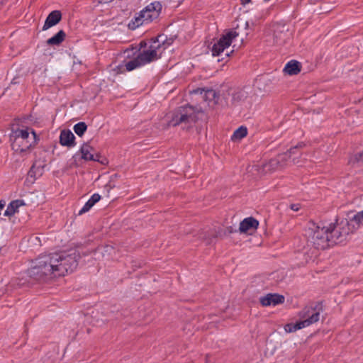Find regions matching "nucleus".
<instances>
[{
  "instance_id": "obj_1",
  "label": "nucleus",
  "mask_w": 363,
  "mask_h": 363,
  "mask_svg": "<svg viewBox=\"0 0 363 363\" xmlns=\"http://www.w3.org/2000/svg\"><path fill=\"white\" fill-rule=\"evenodd\" d=\"M79 254L76 250L40 255L28 269L30 277L39 281H48L72 272L78 265Z\"/></svg>"
},
{
  "instance_id": "obj_2",
  "label": "nucleus",
  "mask_w": 363,
  "mask_h": 363,
  "mask_svg": "<svg viewBox=\"0 0 363 363\" xmlns=\"http://www.w3.org/2000/svg\"><path fill=\"white\" fill-rule=\"evenodd\" d=\"M165 40L166 36L160 35L155 38H152L148 43L145 41L140 43V48H144V50L140 52L138 55L144 65L156 61L162 57L163 52L167 48Z\"/></svg>"
},
{
  "instance_id": "obj_3",
  "label": "nucleus",
  "mask_w": 363,
  "mask_h": 363,
  "mask_svg": "<svg viewBox=\"0 0 363 363\" xmlns=\"http://www.w3.org/2000/svg\"><path fill=\"white\" fill-rule=\"evenodd\" d=\"M333 230L332 225L320 226L312 223L308 228V238L310 242L318 250H325L333 245V242L337 241V238L329 239L330 230Z\"/></svg>"
},
{
  "instance_id": "obj_4",
  "label": "nucleus",
  "mask_w": 363,
  "mask_h": 363,
  "mask_svg": "<svg viewBox=\"0 0 363 363\" xmlns=\"http://www.w3.org/2000/svg\"><path fill=\"white\" fill-rule=\"evenodd\" d=\"M161 11L162 4L159 1L148 4L131 19L128 23V28L135 30L140 26L152 22L159 17Z\"/></svg>"
},
{
  "instance_id": "obj_5",
  "label": "nucleus",
  "mask_w": 363,
  "mask_h": 363,
  "mask_svg": "<svg viewBox=\"0 0 363 363\" xmlns=\"http://www.w3.org/2000/svg\"><path fill=\"white\" fill-rule=\"evenodd\" d=\"M196 121L195 109L191 106H180L172 114L169 125L177 126L184 125V128L191 126Z\"/></svg>"
},
{
  "instance_id": "obj_6",
  "label": "nucleus",
  "mask_w": 363,
  "mask_h": 363,
  "mask_svg": "<svg viewBox=\"0 0 363 363\" xmlns=\"http://www.w3.org/2000/svg\"><path fill=\"white\" fill-rule=\"evenodd\" d=\"M36 143V134L33 129H17L14 131L13 148L16 151L26 152Z\"/></svg>"
},
{
  "instance_id": "obj_7",
  "label": "nucleus",
  "mask_w": 363,
  "mask_h": 363,
  "mask_svg": "<svg viewBox=\"0 0 363 363\" xmlns=\"http://www.w3.org/2000/svg\"><path fill=\"white\" fill-rule=\"evenodd\" d=\"M238 36V33L233 30H230L223 35L212 47L211 52L213 56H219L225 49L231 45L233 40Z\"/></svg>"
},
{
  "instance_id": "obj_8",
  "label": "nucleus",
  "mask_w": 363,
  "mask_h": 363,
  "mask_svg": "<svg viewBox=\"0 0 363 363\" xmlns=\"http://www.w3.org/2000/svg\"><path fill=\"white\" fill-rule=\"evenodd\" d=\"M321 304L318 303L315 306H306L299 312V317L301 321L313 320L308 323V326L318 322L320 319Z\"/></svg>"
},
{
  "instance_id": "obj_9",
  "label": "nucleus",
  "mask_w": 363,
  "mask_h": 363,
  "mask_svg": "<svg viewBox=\"0 0 363 363\" xmlns=\"http://www.w3.org/2000/svg\"><path fill=\"white\" fill-rule=\"evenodd\" d=\"M321 304L318 303L315 306H306L299 312V317L301 321L313 320L308 323V326L318 322L320 319Z\"/></svg>"
},
{
  "instance_id": "obj_10",
  "label": "nucleus",
  "mask_w": 363,
  "mask_h": 363,
  "mask_svg": "<svg viewBox=\"0 0 363 363\" xmlns=\"http://www.w3.org/2000/svg\"><path fill=\"white\" fill-rule=\"evenodd\" d=\"M301 145H298L294 146L290 150L281 154H279L276 157L272 158L269 160L268 165L272 169H277L279 167H283L285 165L286 161L291 157L292 155L296 154V150L298 147H301Z\"/></svg>"
},
{
  "instance_id": "obj_11",
  "label": "nucleus",
  "mask_w": 363,
  "mask_h": 363,
  "mask_svg": "<svg viewBox=\"0 0 363 363\" xmlns=\"http://www.w3.org/2000/svg\"><path fill=\"white\" fill-rule=\"evenodd\" d=\"M341 225L342 227L340 228V229H337L333 223H330L328 225L333 226V230H330L329 233V239L330 240V238H335L338 240L333 242V245L344 242L346 240L347 236L349 235L348 222L346 221L345 223H342Z\"/></svg>"
},
{
  "instance_id": "obj_12",
  "label": "nucleus",
  "mask_w": 363,
  "mask_h": 363,
  "mask_svg": "<svg viewBox=\"0 0 363 363\" xmlns=\"http://www.w3.org/2000/svg\"><path fill=\"white\" fill-rule=\"evenodd\" d=\"M94 148L89 143H84L79 152H77L74 157H77L80 155L82 160L86 161H99V155L94 153Z\"/></svg>"
},
{
  "instance_id": "obj_13",
  "label": "nucleus",
  "mask_w": 363,
  "mask_h": 363,
  "mask_svg": "<svg viewBox=\"0 0 363 363\" xmlns=\"http://www.w3.org/2000/svg\"><path fill=\"white\" fill-rule=\"evenodd\" d=\"M260 303L263 306H277L284 301V297L278 294H268L259 298Z\"/></svg>"
},
{
  "instance_id": "obj_14",
  "label": "nucleus",
  "mask_w": 363,
  "mask_h": 363,
  "mask_svg": "<svg viewBox=\"0 0 363 363\" xmlns=\"http://www.w3.org/2000/svg\"><path fill=\"white\" fill-rule=\"evenodd\" d=\"M62 19V13L58 10H55L50 12L47 16L44 25L43 26V30H46L50 28L57 25Z\"/></svg>"
},
{
  "instance_id": "obj_15",
  "label": "nucleus",
  "mask_w": 363,
  "mask_h": 363,
  "mask_svg": "<svg viewBox=\"0 0 363 363\" xmlns=\"http://www.w3.org/2000/svg\"><path fill=\"white\" fill-rule=\"evenodd\" d=\"M259 221L253 217H248L240 223L239 230L241 233H246L250 230H256L258 228Z\"/></svg>"
},
{
  "instance_id": "obj_16",
  "label": "nucleus",
  "mask_w": 363,
  "mask_h": 363,
  "mask_svg": "<svg viewBox=\"0 0 363 363\" xmlns=\"http://www.w3.org/2000/svg\"><path fill=\"white\" fill-rule=\"evenodd\" d=\"M74 140L75 137L70 130H64L60 133V143L62 146L74 147L76 145Z\"/></svg>"
},
{
  "instance_id": "obj_17",
  "label": "nucleus",
  "mask_w": 363,
  "mask_h": 363,
  "mask_svg": "<svg viewBox=\"0 0 363 363\" xmlns=\"http://www.w3.org/2000/svg\"><path fill=\"white\" fill-rule=\"evenodd\" d=\"M301 63L295 60L288 62L284 68V72L289 75H296L301 72Z\"/></svg>"
},
{
  "instance_id": "obj_18",
  "label": "nucleus",
  "mask_w": 363,
  "mask_h": 363,
  "mask_svg": "<svg viewBox=\"0 0 363 363\" xmlns=\"http://www.w3.org/2000/svg\"><path fill=\"white\" fill-rule=\"evenodd\" d=\"M310 322L311 323L313 320L298 321L296 323H288L285 325L284 330L288 333H294L296 330L308 327V323H310Z\"/></svg>"
},
{
  "instance_id": "obj_19",
  "label": "nucleus",
  "mask_w": 363,
  "mask_h": 363,
  "mask_svg": "<svg viewBox=\"0 0 363 363\" xmlns=\"http://www.w3.org/2000/svg\"><path fill=\"white\" fill-rule=\"evenodd\" d=\"M101 199V196L99 194H94L89 198V199L85 203L83 207L79 210V215H82L86 212H88L94 205L99 201Z\"/></svg>"
},
{
  "instance_id": "obj_20",
  "label": "nucleus",
  "mask_w": 363,
  "mask_h": 363,
  "mask_svg": "<svg viewBox=\"0 0 363 363\" xmlns=\"http://www.w3.org/2000/svg\"><path fill=\"white\" fill-rule=\"evenodd\" d=\"M22 205H23V201L21 200L12 201L7 206L4 215L8 217L13 216L18 211V208Z\"/></svg>"
},
{
  "instance_id": "obj_21",
  "label": "nucleus",
  "mask_w": 363,
  "mask_h": 363,
  "mask_svg": "<svg viewBox=\"0 0 363 363\" xmlns=\"http://www.w3.org/2000/svg\"><path fill=\"white\" fill-rule=\"evenodd\" d=\"M65 32L60 30L54 36L47 40L46 43L48 45H59L65 40Z\"/></svg>"
},
{
  "instance_id": "obj_22",
  "label": "nucleus",
  "mask_w": 363,
  "mask_h": 363,
  "mask_svg": "<svg viewBox=\"0 0 363 363\" xmlns=\"http://www.w3.org/2000/svg\"><path fill=\"white\" fill-rule=\"evenodd\" d=\"M142 66H144V64L140 60V57L138 55H137L134 59L127 62L125 65V69L128 72L134 70V69L139 68Z\"/></svg>"
},
{
  "instance_id": "obj_23",
  "label": "nucleus",
  "mask_w": 363,
  "mask_h": 363,
  "mask_svg": "<svg viewBox=\"0 0 363 363\" xmlns=\"http://www.w3.org/2000/svg\"><path fill=\"white\" fill-rule=\"evenodd\" d=\"M247 134V128L245 126H240L236 129L231 136V140H240L245 138Z\"/></svg>"
},
{
  "instance_id": "obj_24",
  "label": "nucleus",
  "mask_w": 363,
  "mask_h": 363,
  "mask_svg": "<svg viewBox=\"0 0 363 363\" xmlns=\"http://www.w3.org/2000/svg\"><path fill=\"white\" fill-rule=\"evenodd\" d=\"M74 131L78 135L82 137L87 129V125L84 122H79L74 125Z\"/></svg>"
},
{
  "instance_id": "obj_25",
  "label": "nucleus",
  "mask_w": 363,
  "mask_h": 363,
  "mask_svg": "<svg viewBox=\"0 0 363 363\" xmlns=\"http://www.w3.org/2000/svg\"><path fill=\"white\" fill-rule=\"evenodd\" d=\"M352 221L354 222L358 227L363 225V210L357 213L353 216Z\"/></svg>"
},
{
  "instance_id": "obj_26",
  "label": "nucleus",
  "mask_w": 363,
  "mask_h": 363,
  "mask_svg": "<svg viewBox=\"0 0 363 363\" xmlns=\"http://www.w3.org/2000/svg\"><path fill=\"white\" fill-rule=\"evenodd\" d=\"M114 252V248L112 246L106 245L103 248L101 253L102 254L103 257L106 256V259H108L110 258V255L112 254V252Z\"/></svg>"
},
{
  "instance_id": "obj_27",
  "label": "nucleus",
  "mask_w": 363,
  "mask_h": 363,
  "mask_svg": "<svg viewBox=\"0 0 363 363\" xmlns=\"http://www.w3.org/2000/svg\"><path fill=\"white\" fill-rule=\"evenodd\" d=\"M28 175L31 177H35V167L33 165L28 172Z\"/></svg>"
},
{
  "instance_id": "obj_28",
  "label": "nucleus",
  "mask_w": 363,
  "mask_h": 363,
  "mask_svg": "<svg viewBox=\"0 0 363 363\" xmlns=\"http://www.w3.org/2000/svg\"><path fill=\"white\" fill-rule=\"evenodd\" d=\"M300 208L299 204L294 203L291 205V209L294 211H298Z\"/></svg>"
},
{
  "instance_id": "obj_29",
  "label": "nucleus",
  "mask_w": 363,
  "mask_h": 363,
  "mask_svg": "<svg viewBox=\"0 0 363 363\" xmlns=\"http://www.w3.org/2000/svg\"><path fill=\"white\" fill-rule=\"evenodd\" d=\"M242 5H245L250 2L251 0H240Z\"/></svg>"
},
{
  "instance_id": "obj_30",
  "label": "nucleus",
  "mask_w": 363,
  "mask_h": 363,
  "mask_svg": "<svg viewBox=\"0 0 363 363\" xmlns=\"http://www.w3.org/2000/svg\"><path fill=\"white\" fill-rule=\"evenodd\" d=\"M292 160H293V162H294V164H298V161H296V158H295V157H294Z\"/></svg>"
}]
</instances>
